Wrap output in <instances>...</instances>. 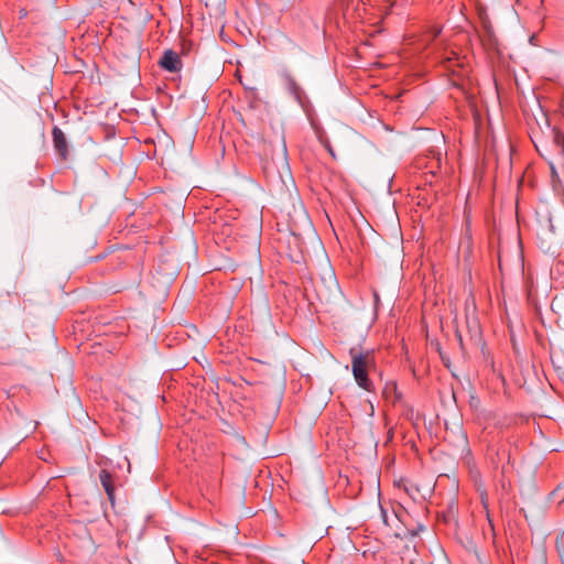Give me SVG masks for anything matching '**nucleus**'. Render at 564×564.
<instances>
[{"label": "nucleus", "mask_w": 564, "mask_h": 564, "mask_svg": "<svg viewBox=\"0 0 564 564\" xmlns=\"http://www.w3.org/2000/svg\"><path fill=\"white\" fill-rule=\"evenodd\" d=\"M555 141L558 143V144H562V152H564V137L561 135V134H556L555 135Z\"/></svg>", "instance_id": "nucleus-9"}, {"label": "nucleus", "mask_w": 564, "mask_h": 564, "mask_svg": "<svg viewBox=\"0 0 564 564\" xmlns=\"http://www.w3.org/2000/svg\"><path fill=\"white\" fill-rule=\"evenodd\" d=\"M224 2V0H214V3L216 4H221Z\"/></svg>", "instance_id": "nucleus-12"}, {"label": "nucleus", "mask_w": 564, "mask_h": 564, "mask_svg": "<svg viewBox=\"0 0 564 564\" xmlns=\"http://www.w3.org/2000/svg\"><path fill=\"white\" fill-rule=\"evenodd\" d=\"M442 32V28L438 25H432L425 34L426 41L430 43L436 39Z\"/></svg>", "instance_id": "nucleus-8"}, {"label": "nucleus", "mask_w": 564, "mask_h": 564, "mask_svg": "<svg viewBox=\"0 0 564 564\" xmlns=\"http://www.w3.org/2000/svg\"><path fill=\"white\" fill-rule=\"evenodd\" d=\"M159 65L167 72L176 73L182 68V59L176 52L166 50L159 61Z\"/></svg>", "instance_id": "nucleus-3"}, {"label": "nucleus", "mask_w": 564, "mask_h": 564, "mask_svg": "<svg viewBox=\"0 0 564 564\" xmlns=\"http://www.w3.org/2000/svg\"><path fill=\"white\" fill-rule=\"evenodd\" d=\"M246 89L249 91L250 96L256 98L257 97V89L251 87H246Z\"/></svg>", "instance_id": "nucleus-10"}, {"label": "nucleus", "mask_w": 564, "mask_h": 564, "mask_svg": "<svg viewBox=\"0 0 564 564\" xmlns=\"http://www.w3.org/2000/svg\"><path fill=\"white\" fill-rule=\"evenodd\" d=\"M52 137L55 151L62 160H66L68 156V143L64 132L55 126L52 130Z\"/></svg>", "instance_id": "nucleus-4"}, {"label": "nucleus", "mask_w": 564, "mask_h": 564, "mask_svg": "<svg viewBox=\"0 0 564 564\" xmlns=\"http://www.w3.org/2000/svg\"><path fill=\"white\" fill-rule=\"evenodd\" d=\"M351 356V372L356 383L364 390L373 391V383L369 379V371L375 368V357L371 351L357 352L356 348L349 350Z\"/></svg>", "instance_id": "nucleus-2"}, {"label": "nucleus", "mask_w": 564, "mask_h": 564, "mask_svg": "<svg viewBox=\"0 0 564 564\" xmlns=\"http://www.w3.org/2000/svg\"><path fill=\"white\" fill-rule=\"evenodd\" d=\"M285 84L289 93L299 101H302V89L291 75L285 76Z\"/></svg>", "instance_id": "nucleus-7"}, {"label": "nucleus", "mask_w": 564, "mask_h": 564, "mask_svg": "<svg viewBox=\"0 0 564 564\" xmlns=\"http://www.w3.org/2000/svg\"><path fill=\"white\" fill-rule=\"evenodd\" d=\"M343 17L348 23H377L381 17L378 0H338Z\"/></svg>", "instance_id": "nucleus-1"}, {"label": "nucleus", "mask_w": 564, "mask_h": 564, "mask_svg": "<svg viewBox=\"0 0 564 564\" xmlns=\"http://www.w3.org/2000/svg\"><path fill=\"white\" fill-rule=\"evenodd\" d=\"M443 63L446 68L455 73V67H463L464 66V58H460L458 54L454 51L449 53V55L445 56L443 59Z\"/></svg>", "instance_id": "nucleus-6"}, {"label": "nucleus", "mask_w": 564, "mask_h": 564, "mask_svg": "<svg viewBox=\"0 0 564 564\" xmlns=\"http://www.w3.org/2000/svg\"><path fill=\"white\" fill-rule=\"evenodd\" d=\"M381 514H382L383 522L388 525L389 524L388 523V516H387V512L383 509H381Z\"/></svg>", "instance_id": "nucleus-11"}, {"label": "nucleus", "mask_w": 564, "mask_h": 564, "mask_svg": "<svg viewBox=\"0 0 564 564\" xmlns=\"http://www.w3.org/2000/svg\"><path fill=\"white\" fill-rule=\"evenodd\" d=\"M99 480H100V484L102 486V488L105 489L107 496H108V499L110 500L111 503H113V500H115V486H113V478H112V475L106 470V469H101L100 473H99Z\"/></svg>", "instance_id": "nucleus-5"}]
</instances>
